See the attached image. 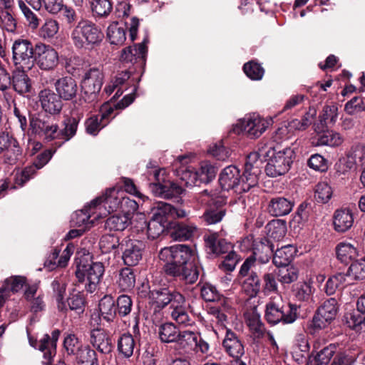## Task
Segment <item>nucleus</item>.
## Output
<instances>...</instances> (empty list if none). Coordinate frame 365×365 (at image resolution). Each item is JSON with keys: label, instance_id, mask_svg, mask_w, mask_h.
Here are the masks:
<instances>
[{"label": "nucleus", "instance_id": "1", "mask_svg": "<svg viewBox=\"0 0 365 365\" xmlns=\"http://www.w3.org/2000/svg\"><path fill=\"white\" fill-rule=\"evenodd\" d=\"M287 128H280L273 135L271 142L262 140L258 143L257 151L249 154L250 161L259 166V160L267 161L265 172L267 175L275 178L285 174L289 170L295 156L294 151L290 147L280 150L277 145L278 140L282 138Z\"/></svg>", "mask_w": 365, "mask_h": 365}, {"label": "nucleus", "instance_id": "2", "mask_svg": "<svg viewBox=\"0 0 365 365\" xmlns=\"http://www.w3.org/2000/svg\"><path fill=\"white\" fill-rule=\"evenodd\" d=\"M158 257L165 262L163 271L167 276L178 278L186 284H193L197 280L199 270L192 261L195 251L190 246L165 247L160 250Z\"/></svg>", "mask_w": 365, "mask_h": 365}, {"label": "nucleus", "instance_id": "3", "mask_svg": "<svg viewBox=\"0 0 365 365\" xmlns=\"http://www.w3.org/2000/svg\"><path fill=\"white\" fill-rule=\"evenodd\" d=\"M259 173V167L250 161L248 155L242 175L237 167L230 165L221 172L219 182L222 190H232L237 194H242L257 185Z\"/></svg>", "mask_w": 365, "mask_h": 365}, {"label": "nucleus", "instance_id": "4", "mask_svg": "<svg viewBox=\"0 0 365 365\" xmlns=\"http://www.w3.org/2000/svg\"><path fill=\"white\" fill-rule=\"evenodd\" d=\"M299 307L297 304L284 302L282 296L277 295L267 303L264 317L272 325L292 324L298 317Z\"/></svg>", "mask_w": 365, "mask_h": 365}, {"label": "nucleus", "instance_id": "5", "mask_svg": "<svg viewBox=\"0 0 365 365\" xmlns=\"http://www.w3.org/2000/svg\"><path fill=\"white\" fill-rule=\"evenodd\" d=\"M103 38V34L92 21L81 19L71 34V39L77 48H88L98 44Z\"/></svg>", "mask_w": 365, "mask_h": 365}, {"label": "nucleus", "instance_id": "6", "mask_svg": "<svg viewBox=\"0 0 365 365\" xmlns=\"http://www.w3.org/2000/svg\"><path fill=\"white\" fill-rule=\"evenodd\" d=\"M103 80V71L99 68H90L85 73L81 81L82 98L85 102L91 103L97 100Z\"/></svg>", "mask_w": 365, "mask_h": 365}, {"label": "nucleus", "instance_id": "7", "mask_svg": "<svg viewBox=\"0 0 365 365\" xmlns=\"http://www.w3.org/2000/svg\"><path fill=\"white\" fill-rule=\"evenodd\" d=\"M36 46L27 39H17L12 45V60L18 69L30 70L34 65Z\"/></svg>", "mask_w": 365, "mask_h": 365}, {"label": "nucleus", "instance_id": "8", "mask_svg": "<svg viewBox=\"0 0 365 365\" xmlns=\"http://www.w3.org/2000/svg\"><path fill=\"white\" fill-rule=\"evenodd\" d=\"M103 273L104 266L101 262H92L86 264L80 262L76 270V276L78 282L86 281L85 287L91 293L98 287Z\"/></svg>", "mask_w": 365, "mask_h": 365}, {"label": "nucleus", "instance_id": "9", "mask_svg": "<svg viewBox=\"0 0 365 365\" xmlns=\"http://www.w3.org/2000/svg\"><path fill=\"white\" fill-rule=\"evenodd\" d=\"M337 301L335 298L326 300L321 305L309 325V332L314 334L316 332L327 327L335 319L337 313Z\"/></svg>", "mask_w": 365, "mask_h": 365}, {"label": "nucleus", "instance_id": "10", "mask_svg": "<svg viewBox=\"0 0 365 365\" xmlns=\"http://www.w3.org/2000/svg\"><path fill=\"white\" fill-rule=\"evenodd\" d=\"M29 130L32 134L51 141L56 138L58 125L51 116L43 113H37L30 117Z\"/></svg>", "mask_w": 365, "mask_h": 365}, {"label": "nucleus", "instance_id": "11", "mask_svg": "<svg viewBox=\"0 0 365 365\" xmlns=\"http://www.w3.org/2000/svg\"><path fill=\"white\" fill-rule=\"evenodd\" d=\"M123 195V191L113 187L108 189L104 195L92 200L91 205H93V207L98 212L97 217H101L103 215H106V212L110 213L120 209ZM90 208H91V206H90Z\"/></svg>", "mask_w": 365, "mask_h": 365}, {"label": "nucleus", "instance_id": "12", "mask_svg": "<svg viewBox=\"0 0 365 365\" xmlns=\"http://www.w3.org/2000/svg\"><path fill=\"white\" fill-rule=\"evenodd\" d=\"M59 336L60 331L58 329L53 330L51 332V336L48 334H44L39 341L29 336L30 345L43 353V360L42 361L43 365H51L53 358L56 352V342Z\"/></svg>", "mask_w": 365, "mask_h": 365}, {"label": "nucleus", "instance_id": "13", "mask_svg": "<svg viewBox=\"0 0 365 365\" xmlns=\"http://www.w3.org/2000/svg\"><path fill=\"white\" fill-rule=\"evenodd\" d=\"M34 62L42 70H51L58 63V54L50 45L38 43L36 44Z\"/></svg>", "mask_w": 365, "mask_h": 365}, {"label": "nucleus", "instance_id": "14", "mask_svg": "<svg viewBox=\"0 0 365 365\" xmlns=\"http://www.w3.org/2000/svg\"><path fill=\"white\" fill-rule=\"evenodd\" d=\"M145 245L142 241L133 239H124L121 242L122 258L125 264L135 266L142 259Z\"/></svg>", "mask_w": 365, "mask_h": 365}, {"label": "nucleus", "instance_id": "15", "mask_svg": "<svg viewBox=\"0 0 365 365\" xmlns=\"http://www.w3.org/2000/svg\"><path fill=\"white\" fill-rule=\"evenodd\" d=\"M217 168L207 161L202 162L197 171L192 172L186 170L183 173L182 179L188 178L185 182L187 185H195L197 181L203 183H208L212 180L217 174Z\"/></svg>", "mask_w": 365, "mask_h": 365}, {"label": "nucleus", "instance_id": "16", "mask_svg": "<svg viewBox=\"0 0 365 365\" xmlns=\"http://www.w3.org/2000/svg\"><path fill=\"white\" fill-rule=\"evenodd\" d=\"M268 125V121L256 114L247 115L239 122L242 130L250 138H259L266 130Z\"/></svg>", "mask_w": 365, "mask_h": 365}, {"label": "nucleus", "instance_id": "17", "mask_svg": "<svg viewBox=\"0 0 365 365\" xmlns=\"http://www.w3.org/2000/svg\"><path fill=\"white\" fill-rule=\"evenodd\" d=\"M169 309L170 317L178 324L186 327L193 323L188 314L185 299L182 294L175 295L174 302Z\"/></svg>", "mask_w": 365, "mask_h": 365}, {"label": "nucleus", "instance_id": "18", "mask_svg": "<svg viewBox=\"0 0 365 365\" xmlns=\"http://www.w3.org/2000/svg\"><path fill=\"white\" fill-rule=\"evenodd\" d=\"M54 87L57 94L64 101H71L75 98L78 92L76 81L70 76L58 78L55 82Z\"/></svg>", "mask_w": 365, "mask_h": 365}, {"label": "nucleus", "instance_id": "19", "mask_svg": "<svg viewBox=\"0 0 365 365\" xmlns=\"http://www.w3.org/2000/svg\"><path fill=\"white\" fill-rule=\"evenodd\" d=\"M222 346L225 352L235 359H240L245 354V348L242 340L236 333L230 329L226 330Z\"/></svg>", "mask_w": 365, "mask_h": 365}, {"label": "nucleus", "instance_id": "20", "mask_svg": "<svg viewBox=\"0 0 365 365\" xmlns=\"http://www.w3.org/2000/svg\"><path fill=\"white\" fill-rule=\"evenodd\" d=\"M38 98L42 108L46 113L57 114L62 109V99L50 89L41 91L38 93Z\"/></svg>", "mask_w": 365, "mask_h": 365}, {"label": "nucleus", "instance_id": "21", "mask_svg": "<svg viewBox=\"0 0 365 365\" xmlns=\"http://www.w3.org/2000/svg\"><path fill=\"white\" fill-rule=\"evenodd\" d=\"M205 245L209 255L215 257L226 254L232 249L231 243L226 240L220 238L217 233L205 236Z\"/></svg>", "mask_w": 365, "mask_h": 365}, {"label": "nucleus", "instance_id": "22", "mask_svg": "<svg viewBox=\"0 0 365 365\" xmlns=\"http://www.w3.org/2000/svg\"><path fill=\"white\" fill-rule=\"evenodd\" d=\"M90 206L91 203L73 214L71 223L73 226L83 228L86 230L93 225V220L98 217H97L98 213L93 205H91V208Z\"/></svg>", "mask_w": 365, "mask_h": 365}, {"label": "nucleus", "instance_id": "23", "mask_svg": "<svg viewBox=\"0 0 365 365\" xmlns=\"http://www.w3.org/2000/svg\"><path fill=\"white\" fill-rule=\"evenodd\" d=\"M89 341L101 353L109 354L112 350L111 339L108 333L103 329L91 330Z\"/></svg>", "mask_w": 365, "mask_h": 365}, {"label": "nucleus", "instance_id": "24", "mask_svg": "<svg viewBox=\"0 0 365 365\" xmlns=\"http://www.w3.org/2000/svg\"><path fill=\"white\" fill-rule=\"evenodd\" d=\"M273 245L266 238L255 240L252 257L261 264L267 263L273 258Z\"/></svg>", "mask_w": 365, "mask_h": 365}, {"label": "nucleus", "instance_id": "25", "mask_svg": "<svg viewBox=\"0 0 365 365\" xmlns=\"http://www.w3.org/2000/svg\"><path fill=\"white\" fill-rule=\"evenodd\" d=\"M197 232V227L192 223L170 222V236L175 241L190 240Z\"/></svg>", "mask_w": 365, "mask_h": 365}, {"label": "nucleus", "instance_id": "26", "mask_svg": "<svg viewBox=\"0 0 365 365\" xmlns=\"http://www.w3.org/2000/svg\"><path fill=\"white\" fill-rule=\"evenodd\" d=\"M184 190L181 185L168 180L164 183L153 185L152 192L155 195L165 198L170 199L179 196L183 192Z\"/></svg>", "mask_w": 365, "mask_h": 365}, {"label": "nucleus", "instance_id": "27", "mask_svg": "<svg viewBox=\"0 0 365 365\" xmlns=\"http://www.w3.org/2000/svg\"><path fill=\"white\" fill-rule=\"evenodd\" d=\"M365 156V146L362 143L354 145L347 155V166L351 169L354 167H361L362 169L360 180L363 185L365 168H364V158Z\"/></svg>", "mask_w": 365, "mask_h": 365}, {"label": "nucleus", "instance_id": "28", "mask_svg": "<svg viewBox=\"0 0 365 365\" xmlns=\"http://www.w3.org/2000/svg\"><path fill=\"white\" fill-rule=\"evenodd\" d=\"M354 224L352 212L349 209H338L333 216L334 229L337 232H345L348 231Z\"/></svg>", "mask_w": 365, "mask_h": 365}, {"label": "nucleus", "instance_id": "29", "mask_svg": "<svg viewBox=\"0 0 365 365\" xmlns=\"http://www.w3.org/2000/svg\"><path fill=\"white\" fill-rule=\"evenodd\" d=\"M181 294L178 292L170 291L168 288L153 289L150 292V297L153 303L159 308H164L167 305H172L174 302L175 295Z\"/></svg>", "mask_w": 365, "mask_h": 365}, {"label": "nucleus", "instance_id": "30", "mask_svg": "<svg viewBox=\"0 0 365 365\" xmlns=\"http://www.w3.org/2000/svg\"><path fill=\"white\" fill-rule=\"evenodd\" d=\"M293 206L292 200L284 197H274L269 203L268 210L273 216H284L292 211Z\"/></svg>", "mask_w": 365, "mask_h": 365}, {"label": "nucleus", "instance_id": "31", "mask_svg": "<svg viewBox=\"0 0 365 365\" xmlns=\"http://www.w3.org/2000/svg\"><path fill=\"white\" fill-rule=\"evenodd\" d=\"M297 252L296 248L288 245L277 249L273 255L272 262L276 267L289 265Z\"/></svg>", "mask_w": 365, "mask_h": 365}, {"label": "nucleus", "instance_id": "32", "mask_svg": "<svg viewBox=\"0 0 365 365\" xmlns=\"http://www.w3.org/2000/svg\"><path fill=\"white\" fill-rule=\"evenodd\" d=\"M26 70L18 71L14 73L11 83L13 88L20 95L30 92L31 89V80L25 73Z\"/></svg>", "mask_w": 365, "mask_h": 365}, {"label": "nucleus", "instance_id": "33", "mask_svg": "<svg viewBox=\"0 0 365 365\" xmlns=\"http://www.w3.org/2000/svg\"><path fill=\"white\" fill-rule=\"evenodd\" d=\"M99 312L106 322H113L116 315L115 302L110 295L104 296L99 302Z\"/></svg>", "mask_w": 365, "mask_h": 365}, {"label": "nucleus", "instance_id": "34", "mask_svg": "<svg viewBox=\"0 0 365 365\" xmlns=\"http://www.w3.org/2000/svg\"><path fill=\"white\" fill-rule=\"evenodd\" d=\"M116 284L120 291H130L135 284V274L130 267H125L120 270Z\"/></svg>", "mask_w": 365, "mask_h": 365}, {"label": "nucleus", "instance_id": "35", "mask_svg": "<svg viewBox=\"0 0 365 365\" xmlns=\"http://www.w3.org/2000/svg\"><path fill=\"white\" fill-rule=\"evenodd\" d=\"M146 49L143 44H135L133 47L128 46L122 51L120 60L123 62L134 63L138 58L144 59Z\"/></svg>", "mask_w": 365, "mask_h": 365}, {"label": "nucleus", "instance_id": "36", "mask_svg": "<svg viewBox=\"0 0 365 365\" xmlns=\"http://www.w3.org/2000/svg\"><path fill=\"white\" fill-rule=\"evenodd\" d=\"M34 9L40 11L43 9L48 13L56 15L58 14L63 0H25Z\"/></svg>", "mask_w": 365, "mask_h": 365}, {"label": "nucleus", "instance_id": "37", "mask_svg": "<svg viewBox=\"0 0 365 365\" xmlns=\"http://www.w3.org/2000/svg\"><path fill=\"white\" fill-rule=\"evenodd\" d=\"M343 142L344 138L339 133L334 131H327L319 134L314 143L317 146L336 147L341 145Z\"/></svg>", "mask_w": 365, "mask_h": 365}, {"label": "nucleus", "instance_id": "38", "mask_svg": "<svg viewBox=\"0 0 365 365\" xmlns=\"http://www.w3.org/2000/svg\"><path fill=\"white\" fill-rule=\"evenodd\" d=\"M11 148H13V152L15 155V158H12L11 160H9V163L13 164L15 163L17 156L20 155L21 154V149L19 146V143L17 140L13 138L12 136L9 135V133H0V153H1L3 151L8 150Z\"/></svg>", "mask_w": 365, "mask_h": 365}, {"label": "nucleus", "instance_id": "39", "mask_svg": "<svg viewBox=\"0 0 365 365\" xmlns=\"http://www.w3.org/2000/svg\"><path fill=\"white\" fill-rule=\"evenodd\" d=\"M277 279L282 284H291L297 280L299 277V269L294 266L277 267Z\"/></svg>", "mask_w": 365, "mask_h": 365}, {"label": "nucleus", "instance_id": "40", "mask_svg": "<svg viewBox=\"0 0 365 365\" xmlns=\"http://www.w3.org/2000/svg\"><path fill=\"white\" fill-rule=\"evenodd\" d=\"M78 121L75 118H67L63 120L64 128L57 130L56 138L63 140V142L68 141L76 133Z\"/></svg>", "mask_w": 365, "mask_h": 365}, {"label": "nucleus", "instance_id": "41", "mask_svg": "<svg viewBox=\"0 0 365 365\" xmlns=\"http://www.w3.org/2000/svg\"><path fill=\"white\" fill-rule=\"evenodd\" d=\"M135 346V340L129 333L122 334L118 339V350L125 358H130L133 355Z\"/></svg>", "mask_w": 365, "mask_h": 365}, {"label": "nucleus", "instance_id": "42", "mask_svg": "<svg viewBox=\"0 0 365 365\" xmlns=\"http://www.w3.org/2000/svg\"><path fill=\"white\" fill-rule=\"evenodd\" d=\"M107 36L111 44L122 45L126 39L125 29L118 23H113L108 27Z\"/></svg>", "mask_w": 365, "mask_h": 365}, {"label": "nucleus", "instance_id": "43", "mask_svg": "<svg viewBox=\"0 0 365 365\" xmlns=\"http://www.w3.org/2000/svg\"><path fill=\"white\" fill-rule=\"evenodd\" d=\"M242 289L250 297H255L260 290V279L257 272L246 276L242 282Z\"/></svg>", "mask_w": 365, "mask_h": 365}, {"label": "nucleus", "instance_id": "44", "mask_svg": "<svg viewBox=\"0 0 365 365\" xmlns=\"http://www.w3.org/2000/svg\"><path fill=\"white\" fill-rule=\"evenodd\" d=\"M173 206L164 202H157L155 206L152 210V217L164 223H169L168 218L171 217Z\"/></svg>", "mask_w": 365, "mask_h": 365}, {"label": "nucleus", "instance_id": "45", "mask_svg": "<svg viewBox=\"0 0 365 365\" xmlns=\"http://www.w3.org/2000/svg\"><path fill=\"white\" fill-rule=\"evenodd\" d=\"M76 356L79 365H94L98 361L96 351L89 346H81L77 350Z\"/></svg>", "mask_w": 365, "mask_h": 365}, {"label": "nucleus", "instance_id": "46", "mask_svg": "<svg viewBox=\"0 0 365 365\" xmlns=\"http://www.w3.org/2000/svg\"><path fill=\"white\" fill-rule=\"evenodd\" d=\"M199 338L197 332L185 330L178 333V337L176 341L180 346L185 350L193 349L195 345L197 344V339Z\"/></svg>", "mask_w": 365, "mask_h": 365}, {"label": "nucleus", "instance_id": "47", "mask_svg": "<svg viewBox=\"0 0 365 365\" xmlns=\"http://www.w3.org/2000/svg\"><path fill=\"white\" fill-rule=\"evenodd\" d=\"M178 333L179 331L173 323H164L159 327L158 334L162 342H175Z\"/></svg>", "mask_w": 365, "mask_h": 365}, {"label": "nucleus", "instance_id": "48", "mask_svg": "<svg viewBox=\"0 0 365 365\" xmlns=\"http://www.w3.org/2000/svg\"><path fill=\"white\" fill-rule=\"evenodd\" d=\"M344 319L349 328L359 332L362 330L365 323V314L360 312L359 310H353L351 312L345 314Z\"/></svg>", "mask_w": 365, "mask_h": 365}, {"label": "nucleus", "instance_id": "49", "mask_svg": "<svg viewBox=\"0 0 365 365\" xmlns=\"http://www.w3.org/2000/svg\"><path fill=\"white\" fill-rule=\"evenodd\" d=\"M119 247H121V242H120L119 237L115 235H104L99 242V247L103 253L116 252Z\"/></svg>", "mask_w": 365, "mask_h": 365}, {"label": "nucleus", "instance_id": "50", "mask_svg": "<svg viewBox=\"0 0 365 365\" xmlns=\"http://www.w3.org/2000/svg\"><path fill=\"white\" fill-rule=\"evenodd\" d=\"M130 222V217L126 215H115L108 217L106 225L110 230L116 231L124 230Z\"/></svg>", "mask_w": 365, "mask_h": 365}, {"label": "nucleus", "instance_id": "51", "mask_svg": "<svg viewBox=\"0 0 365 365\" xmlns=\"http://www.w3.org/2000/svg\"><path fill=\"white\" fill-rule=\"evenodd\" d=\"M346 274L337 273L329 277L327 281L325 292L328 295L334 294L336 290L345 287Z\"/></svg>", "mask_w": 365, "mask_h": 365}, {"label": "nucleus", "instance_id": "52", "mask_svg": "<svg viewBox=\"0 0 365 365\" xmlns=\"http://www.w3.org/2000/svg\"><path fill=\"white\" fill-rule=\"evenodd\" d=\"M91 7L93 16L98 17H107L113 9L109 0H93Z\"/></svg>", "mask_w": 365, "mask_h": 365}, {"label": "nucleus", "instance_id": "53", "mask_svg": "<svg viewBox=\"0 0 365 365\" xmlns=\"http://www.w3.org/2000/svg\"><path fill=\"white\" fill-rule=\"evenodd\" d=\"M18 5L28 23L29 27L32 30L36 29L39 26L41 19L23 0H19Z\"/></svg>", "mask_w": 365, "mask_h": 365}, {"label": "nucleus", "instance_id": "54", "mask_svg": "<svg viewBox=\"0 0 365 365\" xmlns=\"http://www.w3.org/2000/svg\"><path fill=\"white\" fill-rule=\"evenodd\" d=\"M147 178L150 183V189L153 185L161 184L166 182V170L164 168H158L155 166L148 165Z\"/></svg>", "mask_w": 365, "mask_h": 365}, {"label": "nucleus", "instance_id": "55", "mask_svg": "<svg viewBox=\"0 0 365 365\" xmlns=\"http://www.w3.org/2000/svg\"><path fill=\"white\" fill-rule=\"evenodd\" d=\"M147 178L150 183V189L153 185L161 184L166 182V170L164 168H158L155 166L148 165Z\"/></svg>", "mask_w": 365, "mask_h": 365}, {"label": "nucleus", "instance_id": "56", "mask_svg": "<svg viewBox=\"0 0 365 365\" xmlns=\"http://www.w3.org/2000/svg\"><path fill=\"white\" fill-rule=\"evenodd\" d=\"M247 324L250 330L257 336H262L265 330L264 325L261 321L260 315L256 312L247 314Z\"/></svg>", "mask_w": 365, "mask_h": 365}, {"label": "nucleus", "instance_id": "57", "mask_svg": "<svg viewBox=\"0 0 365 365\" xmlns=\"http://www.w3.org/2000/svg\"><path fill=\"white\" fill-rule=\"evenodd\" d=\"M108 114L103 113L101 118L97 116H92L86 120L85 123L86 130L88 133L96 135L98 131L106 126L107 123H103V120L107 117Z\"/></svg>", "mask_w": 365, "mask_h": 365}, {"label": "nucleus", "instance_id": "58", "mask_svg": "<svg viewBox=\"0 0 365 365\" xmlns=\"http://www.w3.org/2000/svg\"><path fill=\"white\" fill-rule=\"evenodd\" d=\"M268 235L274 240L282 239L286 233L285 222L280 220H272L267 225Z\"/></svg>", "mask_w": 365, "mask_h": 365}, {"label": "nucleus", "instance_id": "59", "mask_svg": "<svg viewBox=\"0 0 365 365\" xmlns=\"http://www.w3.org/2000/svg\"><path fill=\"white\" fill-rule=\"evenodd\" d=\"M332 196V190L326 182H320L316 186L315 199L318 202L327 203Z\"/></svg>", "mask_w": 365, "mask_h": 365}, {"label": "nucleus", "instance_id": "60", "mask_svg": "<svg viewBox=\"0 0 365 365\" xmlns=\"http://www.w3.org/2000/svg\"><path fill=\"white\" fill-rule=\"evenodd\" d=\"M316 115V111L312 113L310 111L305 113L302 119H294L288 123V128L291 130H304L312 123V120Z\"/></svg>", "mask_w": 365, "mask_h": 365}, {"label": "nucleus", "instance_id": "61", "mask_svg": "<svg viewBox=\"0 0 365 365\" xmlns=\"http://www.w3.org/2000/svg\"><path fill=\"white\" fill-rule=\"evenodd\" d=\"M170 226V223H164L153 218L150 219L148 224V238L155 240L160 236L165 230V227Z\"/></svg>", "mask_w": 365, "mask_h": 365}, {"label": "nucleus", "instance_id": "62", "mask_svg": "<svg viewBox=\"0 0 365 365\" xmlns=\"http://www.w3.org/2000/svg\"><path fill=\"white\" fill-rule=\"evenodd\" d=\"M0 27L4 31L10 34H16L17 22L16 19L8 11L2 12V19L0 22Z\"/></svg>", "mask_w": 365, "mask_h": 365}, {"label": "nucleus", "instance_id": "63", "mask_svg": "<svg viewBox=\"0 0 365 365\" xmlns=\"http://www.w3.org/2000/svg\"><path fill=\"white\" fill-rule=\"evenodd\" d=\"M69 309L75 311L80 314L84 312L85 301L83 295L80 293H73L67 299Z\"/></svg>", "mask_w": 365, "mask_h": 365}, {"label": "nucleus", "instance_id": "64", "mask_svg": "<svg viewBox=\"0 0 365 365\" xmlns=\"http://www.w3.org/2000/svg\"><path fill=\"white\" fill-rule=\"evenodd\" d=\"M243 70L245 74L252 80H260L264 75L263 68L252 61L245 63Z\"/></svg>", "mask_w": 365, "mask_h": 365}]
</instances>
